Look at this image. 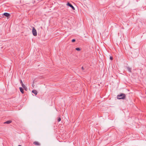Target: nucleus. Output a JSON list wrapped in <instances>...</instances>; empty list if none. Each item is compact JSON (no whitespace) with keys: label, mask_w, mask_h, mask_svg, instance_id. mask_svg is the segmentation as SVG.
<instances>
[{"label":"nucleus","mask_w":146,"mask_h":146,"mask_svg":"<svg viewBox=\"0 0 146 146\" xmlns=\"http://www.w3.org/2000/svg\"><path fill=\"white\" fill-rule=\"evenodd\" d=\"M61 120V118L60 117H58V119H57V121L58 122H59Z\"/></svg>","instance_id":"nucleus-11"},{"label":"nucleus","mask_w":146,"mask_h":146,"mask_svg":"<svg viewBox=\"0 0 146 146\" xmlns=\"http://www.w3.org/2000/svg\"><path fill=\"white\" fill-rule=\"evenodd\" d=\"M20 83L21 84H23V82L22 81V80H21V79L20 80Z\"/></svg>","instance_id":"nucleus-14"},{"label":"nucleus","mask_w":146,"mask_h":146,"mask_svg":"<svg viewBox=\"0 0 146 146\" xmlns=\"http://www.w3.org/2000/svg\"><path fill=\"white\" fill-rule=\"evenodd\" d=\"M18 146H21L20 145H19Z\"/></svg>","instance_id":"nucleus-18"},{"label":"nucleus","mask_w":146,"mask_h":146,"mask_svg":"<svg viewBox=\"0 0 146 146\" xmlns=\"http://www.w3.org/2000/svg\"><path fill=\"white\" fill-rule=\"evenodd\" d=\"M12 121L11 120H9L7 121L4 122V124L7 123V124H9L11 123Z\"/></svg>","instance_id":"nucleus-6"},{"label":"nucleus","mask_w":146,"mask_h":146,"mask_svg":"<svg viewBox=\"0 0 146 146\" xmlns=\"http://www.w3.org/2000/svg\"><path fill=\"white\" fill-rule=\"evenodd\" d=\"M25 90H27V88L25 87V88H24Z\"/></svg>","instance_id":"nucleus-17"},{"label":"nucleus","mask_w":146,"mask_h":146,"mask_svg":"<svg viewBox=\"0 0 146 146\" xmlns=\"http://www.w3.org/2000/svg\"><path fill=\"white\" fill-rule=\"evenodd\" d=\"M126 97L125 94L121 93L119 95H118L117 96V98L118 99H125Z\"/></svg>","instance_id":"nucleus-1"},{"label":"nucleus","mask_w":146,"mask_h":146,"mask_svg":"<svg viewBox=\"0 0 146 146\" xmlns=\"http://www.w3.org/2000/svg\"><path fill=\"white\" fill-rule=\"evenodd\" d=\"M67 5L72 8L73 10H75V8L74 6L70 3L68 2L67 4Z\"/></svg>","instance_id":"nucleus-4"},{"label":"nucleus","mask_w":146,"mask_h":146,"mask_svg":"<svg viewBox=\"0 0 146 146\" xmlns=\"http://www.w3.org/2000/svg\"><path fill=\"white\" fill-rule=\"evenodd\" d=\"M3 15L5 16V17H7V19H9L11 16V15H10V14L7 13H4L3 14Z\"/></svg>","instance_id":"nucleus-3"},{"label":"nucleus","mask_w":146,"mask_h":146,"mask_svg":"<svg viewBox=\"0 0 146 146\" xmlns=\"http://www.w3.org/2000/svg\"><path fill=\"white\" fill-rule=\"evenodd\" d=\"M19 89L20 92H21L22 94H23L24 93L23 89L22 88L20 87Z\"/></svg>","instance_id":"nucleus-7"},{"label":"nucleus","mask_w":146,"mask_h":146,"mask_svg":"<svg viewBox=\"0 0 146 146\" xmlns=\"http://www.w3.org/2000/svg\"><path fill=\"white\" fill-rule=\"evenodd\" d=\"M33 143L36 145L39 146L40 145V143L37 141H35L33 142Z\"/></svg>","instance_id":"nucleus-5"},{"label":"nucleus","mask_w":146,"mask_h":146,"mask_svg":"<svg viewBox=\"0 0 146 146\" xmlns=\"http://www.w3.org/2000/svg\"><path fill=\"white\" fill-rule=\"evenodd\" d=\"M32 92L35 95H37V91L36 90H32Z\"/></svg>","instance_id":"nucleus-8"},{"label":"nucleus","mask_w":146,"mask_h":146,"mask_svg":"<svg viewBox=\"0 0 146 146\" xmlns=\"http://www.w3.org/2000/svg\"><path fill=\"white\" fill-rule=\"evenodd\" d=\"M82 70H84V68L83 66H82Z\"/></svg>","instance_id":"nucleus-16"},{"label":"nucleus","mask_w":146,"mask_h":146,"mask_svg":"<svg viewBox=\"0 0 146 146\" xmlns=\"http://www.w3.org/2000/svg\"><path fill=\"white\" fill-rule=\"evenodd\" d=\"M32 33L34 36H36L37 35L36 30L34 27H33L32 29Z\"/></svg>","instance_id":"nucleus-2"},{"label":"nucleus","mask_w":146,"mask_h":146,"mask_svg":"<svg viewBox=\"0 0 146 146\" xmlns=\"http://www.w3.org/2000/svg\"><path fill=\"white\" fill-rule=\"evenodd\" d=\"M110 59L111 60H112L113 59V57H111V56H110Z\"/></svg>","instance_id":"nucleus-15"},{"label":"nucleus","mask_w":146,"mask_h":146,"mask_svg":"<svg viewBox=\"0 0 146 146\" xmlns=\"http://www.w3.org/2000/svg\"><path fill=\"white\" fill-rule=\"evenodd\" d=\"M127 69L129 72H131V68L128 67H127Z\"/></svg>","instance_id":"nucleus-9"},{"label":"nucleus","mask_w":146,"mask_h":146,"mask_svg":"<svg viewBox=\"0 0 146 146\" xmlns=\"http://www.w3.org/2000/svg\"><path fill=\"white\" fill-rule=\"evenodd\" d=\"M76 41V40L75 39H72V42H75Z\"/></svg>","instance_id":"nucleus-13"},{"label":"nucleus","mask_w":146,"mask_h":146,"mask_svg":"<svg viewBox=\"0 0 146 146\" xmlns=\"http://www.w3.org/2000/svg\"><path fill=\"white\" fill-rule=\"evenodd\" d=\"M75 50H76L78 51H80V50H81V48H79L77 47V48H75Z\"/></svg>","instance_id":"nucleus-10"},{"label":"nucleus","mask_w":146,"mask_h":146,"mask_svg":"<svg viewBox=\"0 0 146 146\" xmlns=\"http://www.w3.org/2000/svg\"><path fill=\"white\" fill-rule=\"evenodd\" d=\"M21 85H22V86L23 88H25V85L24 84H22Z\"/></svg>","instance_id":"nucleus-12"}]
</instances>
